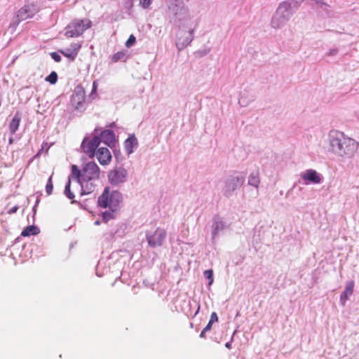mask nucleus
<instances>
[{"instance_id": "obj_1", "label": "nucleus", "mask_w": 359, "mask_h": 359, "mask_svg": "<svg viewBox=\"0 0 359 359\" xmlns=\"http://www.w3.org/2000/svg\"><path fill=\"white\" fill-rule=\"evenodd\" d=\"M100 170L95 162H88L79 170L72 165L71 178L81 187V194H89L95 191L100 180Z\"/></svg>"}, {"instance_id": "obj_2", "label": "nucleus", "mask_w": 359, "mask_h": 359, "mask_svg": "<svg viewBox=\"0 0 359 359\" xmlns=\"http://www.w3.org/2000/svg\"><path fill=\"white\" fill-rule=\"evenodd\" d=\"M329 150L334 155L351 158L358 149V142L339 130H331L328 134Z\"/></svg>"}, {"instance_id": "obj_3", "label": "nucleus", "mask_w": 359, "mask_h": 359, "mask_svg": "<svg viewBox=\"0 0 359 359\" xmlns=\"http://www.w3.org/2000/svg\"><path fill=\"white\" fill-rule=\"evenodd\" d=\"M295 13L292 3L284 1L279 4L271 19V27L278 29L283 27Z\"/></svg>"}, {"instance_id": "obj_4", "label": "nucleus", "mask_w": 359, "mask_h": 359, "mask_svg": "<svg viewBox=\"0 0 359 359\" xmlns=\"http://www.w3.org/2000/svg\"><path fill=\"white\" fill-rule=\"evenodd\" d=\"M121 201V194L118 191L109 192L108 188L105 189L103 194L98 198V205L104 208H109L112 212H116L118 210Z\"/></svg>"}, {"instance_id": "obj_5", "label": "nucleus", "mask_w": 359, "mask_h": 359, "mask_svg": "<svg viewBox=\"0 0 359 359\" xmlns=\"http://www.w3.org/2000/svg\"><path fill=\"white\" fill-rule=\"evenodd\" d=\"M168 13L180 22L191 19L189 8L180 0H168Z\"/></svg>"}, {"instance_id": "obj_6", "label": "nucleus", "mask_w": 359, "mask_h": 359, "mask_svg": "<svg viewBox=\"0 0 359 359\" xmlns=\"http://www.w3.org/2000/svg\"><path fill=\"white\" fill-rule=\"evenodd\" d=\"M245 177L242 175L234 174L228 176L223 181L222 192L225 197L232 196L244 183Z\"/></svg>"}, {"instance_id": "obj_7", "label": "nucleus", "mask_w": 359, "mask_h": 359, "mask_svg": "<svg viewBox=\"0 0 359 359\" xmlns=\"http://www.w3.org/2000/svg\"><path fill=\"white\" fill-rule=\"evenodd\" d=\"M90 27L89 19H75L66 27L65 35L69 38L78 37Z\"/></svg>"}, {"instance_id": "obj_8", "label": "nucleus", "mask_w": 359, "mask_h": 359, "mask_svg": "<svg viewBox=\"0 0 359 359\" xmlns=\"http://www.w3.org/2000/svg\"><path fill=\"white\" fill-rule=\"evenodd\" d=\"M100 144L99 137V129L95 128L92 133V137H85L81 143L83 151L90 158H93L95 155V150Z\"/></svg>"}, {"instance_id": "obj_9", "label": "nucleus", "mask_w": 359, "mask_h": 359, "mask_svg": "<svg viewBox=\"0 0 359 359\" xmlns=\"http://www.w3.org/2000/svg\"><path fill=\"white\" fill-rule=\"evenodd\" d=\"M39 11L40 7L37 4H26L17 11L13 24L17 26L20 22L33 18Z\"/></svg>"}, {"instance_id": "obj_10", "label": "nucleus", "mask_w": 359, "mask_h": 359, "mask_svg": "<svg viewBox=\"0 0 359 359\" xmlns=\"http://www.w3.org/2000/svg\"><path fill=\"white\" fill-rule=\"evenodd\" d=\"M198 24L197 18L193 16V29L189 32L180 30L177 34L176 47L179 50H183L185 47L191 43L194 39V34Z\"/></svg>"}, {"instance_id": "obj_11", "label": "nucleus", "mask_w": 359, "mask_h": 359, "mask_svg": "<svg viewBox=\"0 0 359 359\" xmlns=\"http://www.w3.org/2000/svg\"><path fill=\"white\" fill-rule=\"evenodd\" d=\"M166 231L164 229L158 227L154 231H146V239L151 248H157L163 245L165 237Z\"/></svg>"}, {"instance_id": "obj_12", "label": "nucleus", "mask_w": 359, "mask_h": 359, "mask_svg": "<svg viewBox=\"0 0 359 359\" xmlns=\"http://www.w3.org/2000/svg\"><path fill=\"white\" fill-rule=\"evenodd\" d=\"M128 170L123 167H116L108 173L109 182L114 187L119 186L127 181Z\"/></svg>"}, {"instance_id": "obj_13", "label": "nucleus", "mask_w": 359, "mask_h": 359, "mask_svg": "<svg viewBox=\"0 0 359 359\" xmlns=\"http://www.w3.org/2000/svg\"><path fill=\"white\" fill-rule=\"evenodd\" d=\"M231 224L224 218L215 215L212 219V239L215 240L224 231L229 229Z\"/></svg>"}, {"instance_id": "obj_14", "label": "nucleus", "mask_w": 359, "mask_h": 359, "mask_svg": "<svg viewBox=\"0 0 359 359\" xmlns=\"http://www.w3.org/2000/svg\"><path fill=\"white\" fill-rule=\"evenodd\" d=\"M301 177L304 180V184H320L322 182V176L315 170L308 169L301 173Z\"/></svg>"}, {"instance_id": "obj_15", "label": "nucleus", "mask_w": 359, "mask_h": 359, "mask_svg": "<svg viewBox=\"0 0 359 359\" xmlns=\"http://www.w3.org/2000/svg\"><path fill=\"white\" fill-rule=\"evenodd\" d=\"M81 48V43H72L69 47H67L62 50H60L59 52L61 53L65 57L70 59L71 60H74L77 56Z\"/></svg>"}, {"instance_id": "obj_16", "label": "nucleus", "mask_w": 359, "mask_h": 359, "mask_svg": "<svg viewBox=\"0 0 359 359\" xmlns=\"http://www.w3.org/2000/svg\"><path fill=\"white\" fill-rule=\"evenodd\" d=\"M71 102L75 109L83 110L85 102L84 92L81 90L74 92L72 96Z\"/></svg>"}, {"instance_id": "obj_17", "label": "nucleus", "mask_w": 359, "mask_h": 359, "mask_svg": "<svg viewBox=\"0 0 359 359\" xmlns=\"http://www.w3.org/2000/svg\"><path fill=\"white\" fill-rule=\"evenodd\" d=\"M99 129V137L100 138V142H102L104 144L109 147H112L115 142V135L112 130L107 129L101 130Z\"/></svg>"}, {"instance_id": "obj_18", "label": "nucleus", "mask_w": 359, "mask_h": 359, "mask_svg": "<svg viewBox=\"0 0 359 359\" xmlns=\"http://www.w3.org/2000/svg\"><path fill=\"white\" fill-rule=\"evenodd\" d=\"M95 156L100 163L102 165H108L111 160V153L106 147L99 148Z\"/></svg>"}, {"instance_id": "obj_19", "label": "nucleus", "mask_w": 359, "mask_h": 359, "mask_svg": "<svg viewBox=\"0 0 359 359\" xmlns=\"http://www.w3.org/2000/svg\"><path fill=\"white\" fill-rule=\"evenodd\" d=\"M355 283L353 280L346 283L344 290L340 295V304L341 306H345L346 301L353 294Z\"/></svg>"}, {"instance_id": "obj_20", "label": "nucleus", "mask_w": 359, "mask_h": 359, "mask_svg": "<svg viewBox=\"0 0 359 359\" xmlns=\"http://www.w3.org/2000/svg\"><path fill=\"white\" fill-rule=\"evenodd\" d=\"M138 146V141L134 134L130 135L124 142V148L128 155L134 152Z\"/></svg>"}, {"instance_id": "obj_21", "label": "nucleus", "mask_w": 359, "mask_h": 359, "mask_svg": "<svg viewBox=\"0 0 359 359\" xmlns=\"http://www.w3.org/2000/svg\"><path fill=\"white\" fill-rule=\"evenodd\" d=\"M254 100V96L248 91H243L238 100L239 104L243 107L248 106Z\"/></svg>"}, {"instance_id": "obj_22", "label": "nucleus", "mask_w": 359, "mask_h": 359, "mask_svg": "<svg viewBox=\"0 0 359 359\" xmlns=\"http://www.w3.org/2000/svg\"><path fill=\"white\" fill-rule=\"evenodd\" d=\"M40 232L39 229L34 226V225H30L27 226L21 233V236L26 237L29 236H35L39 234Z\"/></svg>"}, {"instance_id": "obj_23", "label": "nucleus", "mask_w": 359, "mask_h": 359, "mask_svg": "<svg viewBox=\"0 0 359 359\" xmlns=\"http://www.w3.org/2000/svg\"><path fill=\"white\" fill-rule=\"evenodd\" d=\"M20 122V117L18 115H15L9 123V131L11 135H14L18 130Z\"/></svg>"}, {"instance_id": "obj_24", "label": "nucleus", "mask_w": 359, "mask_h": 359, "mask_svg": "<svg viewBox=\"0 0 359 359\" xmlns=\"http://www.w3.org/2000/svg\"><path fill=\"white\" fill-rule=\"evenodd\" d=\"M260 184V180L258 172H252L248 177V184L250 186L258 188Z\"/></svg>"}, {"instance_id": "obj_25", "label": "nucleus", "mask_w": 359, "mask_h": 359, "mask_svg": "<svg viewBox=\"0 0 359 359\" xmlns=\"http://www.w3.org/2000/svg\"><path fill=\"white\" fill-rule=\"evenodd\" d=\"M310 5L312 6H316L318 8H321L324 9L325 11L327 10V8L329 7V6L326 4H325L323 0H308Z\"/></svg>"}, {"instance_id": "obj_26", "label": "nucleus", "mask_w": 359, "mask_h": 359, "mask_svg": "<svg viewBox=\"0 0 359 359\" xmlns=\"http://www.w3.org/2000/svg\"><path fill=\"white\" fill-rule=\"evenodd\" d=\"M71 186V178L69 177L68 182H67L65 188V196L69 198L73 199L74 198V194L70 190Z\"/></svg>"}, {"instance_id": "obj_27", "label": "nucleus", "mask_w": 359, "mask_h": 359, "mask_svg": "<svg viewBox=\"0 0 359 359\" xmlns=\"http://www.w3.org/2000/svg\"><path fill=\"white\" fill-rule=\"evenodd\" d=\"M126 59V53L124 52L120 51L114 54L111 57V61L113 62H117L119 60H125Z\"/></svg>"}, {"instance_id": "obj_28", "label": "nucleus", "mask_w": 359, "mask_h": 359, "mask_svg": "<svg viewBox=\"0 0 359 359\" xmlns=\"http://www.w3.org/2000/svg\"><path fill=\"white\" fill-rule=\"evenodd\" d=\"M116 212H112L111 210L105 211L102 212V219L104 222H107L111 219L114 217V215Z\"/></svg>"}, {"instance_id": "obj_29", "label": "nucleus", "mask_w": 359, "mask_h": 359, "mask_svg": "<svg viewBox=\"0 0 359 359\" xmlns=\"http://www.w3.org/2000/svg\"><path fill=\"white\" fill-rule=\"evenodd\" d=\"M204 278L209 280L208 285H211L213 283V271L211 269L205 270L203 273Z\"/></svg>"}, {"instance_id": "obj_30", "label": "nucleus", "mask_w": 359, "mask_h": 359, "mask_svg": "<svg viewBox=\"0 0 359 359\" xmlns=\"http://www.w3.org/2000/svg\"><path fill=\"white\" fill-rule=\"evenodd\" d=\"M46 81L51 84H55L57 81V74L55 72H52L46 78Z\"/></svg>"}, {"instance_id": "obj_31", "label": "nucleus", "mask_w": 359, "mask_h": 359, "mask_svg": "<svg viewBox=\"0 0 359 359\" xmlns=\"http://www.w3.org/2000/svg\"><path fill=\"white\" fill-rule=\"evenodd\" d=\"M53 189V182H52V176H50L48 180V182H47L46 186V191L48 195H50L52 194Z\"/></svg>"}, {"instance_id": "obj_32", "label": "nucleus", "mask_w": 359, "mask_h": 359, "mask_svg": "<svg viewBox=\"0 0 359 359\" xmlns=\"http://www.w3.org/2000/svg\"><path fill=\"white\" fill-rule=\"evenodd\" d=\"M153 0H140L139 4L143 9H147L150 7Z\"/></svg>"}, {"instance_id": "obj_33", "label": "nucleus", "mask_w": 359, "mask_h": 359, "mask_svg": "<svg viewBox=\"0 0 359 359\" xmlns=\"http://www.w3.org/2000/svg\"><path fill=\"white\" fill-rule=\"evenodd\" d=\"M136 41V39L133 35H130L128 39L126 42V46L128 48H130L133 46Z\"/></svg>"}, {"instance_id": "obj_34", "label": "nucleus", "mask_w": 359, "mask_h": 359, "mask_svg": "<svg viewBox=\"0 0 359 359\" xmlns=\"http://www.w3.org/2000/svg\"><path fill=\"white\" fill-rule=\"evenodd\" d=\"M50 56L52 59H53L55 62H59L61 61V56L56 52H53L50 53Z\"/></svg>"}, {"instance_id": "obj_35", "label": "nucleus", "mask_w": 359, "mask_h": 359, "mask_svg": "<svg viewBox=\"0 0 359 359\" xmlns=\"http://www.w3.org/2000/svg\"><path fill=\"white\" fill-rule=\"evenodd\" d=\"M193 303H194V304H195V305H196V306L197 307V309H196V312H195V313H194V316H196V315H197V313H198V311H199V309H200V305L198 304V302H195V301H194V302H193V300H191H191H189V302H188V305H189L190 307H191V306H193Z\"/></svg>"}, {"instance_id": "obj_36", "label": "nucleus", "mask_w": 359, "mask_h": 359, "mask_svg": "<svg viewBox=\"0 0 359 359\" xmlns=\"http://www.w3.org/2000/svg\"><path fill=\"white\" fill-rule=\"evenodd\" d=\"M217 320H218L217 314L215 312H212L211 313L210 319L209 321H210V323H215V322H217Z\"/></svg>"}, {"instance_id": "obj_37", "label": "nucleus", "mask_w": 359, "mask_h": 359, "mask_svg": "<svg viewBox=\"0 0 359 359\" xmlns=\"http://www.w3.org/2000/svg\"><path fill=\"white\" fill-rule=\"evenodd\" d=\"M338 53V49L337 48H332L330 49L327 53V55L328 56H334L335 55H337Z\"/></svg>"}, {"instance_id": "obj_38", "label": "nucleus", "mask_w": 359, "mask_h": 359, "mask_svg": "<svg viewBox=\"0 0 359 359\" xmlns=\"http://www.w3.org/2000/svg\"><path fill=\"white\" fill-rule=\"evenodd\" d=\"M213 323L208 322V325L203 328V332H207L211 330Z\"/></svg>"}, {"instance_id": "obj_39", "label": "nucleus", "mask_w": 359, "mask_h": 359, "mask_svg": "<svg viewBox=\"0 0 359 359\" xmlns=\"http://www.w3.org/2000/svg\"><path fill=\"white\" fill-rule=\"evenodd\" d=\"M18 210V206L15 205L14 207H13L12 208H11L8 211V214H13V213H15Z\"/></svg>"}, {"instance_id": "obj_40", "label": "nucleus", "mask_w": 359, "mask_h": 359, "mask_svg": "<svg viewBox=\"0 0 359 359\" xmlns=\"http://www.w3.org/2000/svg\"><path fill=\"white\" fill-rule=\"evenodd\" d=\"M102 262L100 261L98 262V264H97V272H96V273H97V275L98 276H102V274L99 273V271H98L99 268L102 266Z\"/></svg>"}, {"instance_id": "obj_41", "label": "nucleus", "mask_w": 359, "mask_h": 359, "mask_svg": "<svg viewBox=\"0 0 359 359\" xmlns=\"http://www.w3.org/2000/svg\"><path fill=\"white\" fill-rule=\"evenodd\" d=\"M97 88V83L95 81H94L93 83L92 92L93 93V92L96 91Z\"/></svg>"}, {"instance_id": "obj_42", "label": "nucleus", "mask_w": 359, "mask_h": 359, "mask_svg": "<svg viewBox=\"0 0 359 359\" xmlns=\"http://www.w3.org/2000/svg\"><path fill=\"white\" fill-rule=\"evenodd\" d=\"M225 346L229 349L231 348V341L226 342L225 344Z\"/></svg>"}, {"instance_id": "obj_43", "label": "nucleus", "mask_w": 359, "mask_h": 359, "mask_svg": "<svg viewBox=\"0 0 359 359\" xmlns=\"http://www.w3.org/2000/svg\"><path fill=\"white\" fill-rule=\"evenodd\" d=\"M205 332H203V330L202 332L200 334V337L201 338H205Z\"/></svg>"}, {"instance_id": "obj_44", "label": "nucleus", "mask_w": 359, "mask_h": 359, "mask_svg": "<svg viewBox=\"0 0 359 359\" xmlns=\"http://www.w3.org/2000/svg\"><path fill=\"white\" fill-rule=\"evenodd\" d=\"M13 142H14V139H13V137H10V138H9V140H8V143H9V144H12L13 143Z\"/></svg>"}, {"instance_id": "obj_45", "label": "nucleus", "mask_w": 359, "mask_h": 359, "mask_svg": "<svg viewBox=\"0 0 359 359\" xmlns=\"http://www.w3.org/2000/svg\"><path fill=\"white\" fill-rule=\"evenodd\" d=\"M132 2H133V0H128V1L126 2V4L128 5V6H131Z\"/></svg>"}, {"instance_id": "obj_46", "label": "nucleus", "mask_w": 359, "mask_h": 359, "mask_svg": "<svg viewBox=\"0 0 359 359\" xmlns=\"http://www.w3.org/2000/svg\"><path fill=\"white\" fill-rule=\"evenodd\" d=\"M94 224H95V225H100V220H96Z\"/></svg>"}, {"instance_id": "obj_47", "label": "nucleus", "mask_w": 359, "mask_h": 359, "mask_svg": "<svg viewBox=\"0 0 359 359\" xmlns=\"http://www.w3.org/2000/svg\"><path fill=\"white\" fill-rule=\"evenodd\" d=\"M29 88V87H25V88H22L21 90H22V91L27 90H28Z\"/></svg>"}]
</instances>
